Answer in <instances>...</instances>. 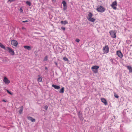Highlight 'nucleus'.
<instances>
[{"label":"nucleus","instance_id":"29","mask_svg":"<svg viewBox=\"0 0 132 132\" xmlns=\"http://www.w3.org/2000/svg\"><path fill=\"white\" fill-rule=\"evenodd\" d=\"M44 109H45L46 110H47L48 108V106L47 105L45 106L44 107Z\"/></svg>","mask_w":132,"mask_h":132},{"label":"nucleus","instance_id":"30","mask_svg":"<svg viewBox=\"0 0 132 132\" xmlns=\"http://www.w3.org/2000/svg\"><path fill=\"white\" fill-rule=\"evenodd\" d=\"M6 90L7 92V93H8L9 94H10L11 95H13L12 93H11L8 90L6 89Z\"/></svg>","mask_w":132,"mask_h":132},{"label":"nucleus","instance_id":"12","mask_svg":"<svg viewBox=\"0 0 132 132\" xmlns=\"http://www.w3.org/2000/svg\"><path fill=\"white\" fill-rule=\"evenodd\" d=\"M27 118L28 119L30 120L32 122H34L35 121V119H34L33 118L31 117H28Z\"/></svg>","mask_w":132,"mask_h":132},{"label":"nucleus","instance_id":"35","mask_svg":"<svg viewBox=\"0 0 132 132\" xmlns=\"http://www.w3.org/2000/svg\"><path fill=\"white\" fill-rule=\"evenodd\" d=\"M22 29H26L25 28H24V27H22Z\"/></svg>","mask_w":132,"mask_h":132},{"label":"nucleus","instance_id":"39","mask_svg":"<svg viewBox=\"0 0 132 132\" xmlns=\"http://www.w3.org/2000/svg\"><path fill=\"white\" fill-rule=\"evenodd\" d=\"M2 44L0 42V46Z\"/></svg>","mask_w":132,"mask_h":132},{"label":"nucleus","instance_id":"15","mask_svg":"<svg viewBox=\"0 0 132 132\" xmlns=\"http://www.w3.org/2000/svg\"><path fill=\"white\" fill-rule=\"evenodd\" d=\"M127 67L129 70V72H132V68L130 66H127Z\"/></svg>","mask_w":132,"mask_h":132},{"label":"nucleus","instance_id":"40","mask_svg":"<svg viewBox=\"0 0 132 132\" xmlns=\"http://www.w3.org/2000/svg\"><path fill=\"white\" fill-rule=\"evenodd\" d=\"M45 69H47V68L46 67H45Z\"/></svg>","mask_w":132,"mask_h":132},{"label":"nucleus","instance_id":"1","mask_svg":"<svg viewBox=\"0 0 132 132\" xmlns=\"http://www.w3.org/2000/svg\"><path fill=\"white\" fill-rule=\"evenodd\" d=\"M99 67L97 65H95L93 66L91 68L93 72L95 73H97L98 72V69Z\"/></svg>","mask_w":132,"mask_h":132},{"label":"nucleus","instance_id":"7","mask_svg":"<svg viewBox=\"0 0 132 132\" xmlns=\"http://www.w3.org/2000/svg\"><path fill=\"white\" fill-rule=\"evenodd\" d=\"M110 33L112 38H115L116 37V32L115 31H110Z\"/></svg>","mask_w":132,"mask_h":132},{"label":"nucleus","instance_id":"42","mask_svg":"<svg viewBox=\"0 0 132 132\" xmlns=\"http://www.w3.org/2000/svg\"><path fill=\"white\" fill-rule=\"evenodd\" d=\"M114 118H115V116H114Z\"/></svg>","mask_w":132,"mask_h":132},{"label":"nucleus","instance_id":"34","mask_svg":"<svg viewBox=\"0 0 132 132\" xmlns=\"http://www.w3.org/2000/svg\"><path fill=\"white\" fill-rule=\"evenodd\" d=\"M28 22V20H26V21H22V22L23 23H25L26 22Z\"/></svg>","mask_w":132,"mask_h":132},{"label":"nucleus","instance_id":"18","mask_svg":"<svg viewBox=\"0 0 132 132\" xmlns=\"http://www.w3.org/2000/svg\"><path fill=\"white\" fill-rule=\"evenodd\" d=\"M23 110V106H21V108H20V110L19 111V113L20 114H21V113H22V112Z\"/></svg>","mask_w":132,"mask_h":132},{"label":"nucleus","instance_id":"10","mask_svg":"<svg viewBox=\"0 0 132 132\" xmlns=\"http://www.w3.org/2000/svg\"><path fill=\"white\" fill-rule=\"evenodd\" d=\"M62 3L63 6V9L64 10H66L67 9V6L65 1H63Z\"/></svg>","mask_w":132,"mask_h":132},{"label":"nucleus","instance_id":"31","mask_svg":"<svg viewBox=\"0 0 132 132\" xmlns=\"http://www.w3.org/2000/svg\"><path fill=\"white\" fill-rule=\"evenodd\" d=\"M19 11L21 13H23V11L22 10V8H20L19 9Z\"/></svg>","mask_w":132,"mask_h":132},{"label":"nucleus","instance_id":"3","mask_svg":"<svg viewBox=\"0 0 132 132\" xmlns=\"http://www.w3.org/2000/svg\"><path fill=\"white\" fill-rule=\"evenodd\" d=\"M96 10L98 12L102 13L104 11L105 9L103 6H100L99 7L97 8Z\"/></svg>","mask_w":132,"mask_h":132},{"label":"nucleus","instance_id":"28","mask_svg":"<svg viewBox=\"0 0 132 132\" xmlns=\"http://www.w3.org/2000/svg\"><path fill=\"white\" fill-rule=\"evenodd\" d=\"M15 0H8L7 1V3H9L10 2V3H11L13 1H15Z\"/></svg>","mask_w":132,"mask_h":132},{"label":"nucleus","instance_id":"16","mask_svg":"<svg viewBox=\"0 0 132 132\" xmlns=\"http://www.w3.org/2000/svg\"><path fill=\"white\" fill-rule=\"evenodd\" d=\"M39 78H38L37 80L38 82H41L42 81V77L40 76V75H38Z\"/></svg>","mask_w":132,"mask_h":132},{"label":"nucleus","instance_id":"41","mask_svg":"<svg viewBox=\"0 0 132 132\" xmlns=\"http://www.w3.org/2000/svg\"><path fill=\"white\" fill-rule=\"evenodd\" d=\"M112 61H113L112 60H111V61H112Z\"/></svg>","mask_w":132,"mask_h":132},{"label":"nucleus","instance_id":"6","mask_svg":"<svg viewBox=\"0 0 132 132\" xmlns=\"http://www.w3.org/2000/svg\"><path fill=\"white\" fill-rule=\"evenodd\" d=\"M8 50L9 51V53L12 55H14L15 54V53L13 50L10 48V47H7Z\"/></svg>","mask_w":132,"mask_h":132},{"label":"nucleus","instance_id":"17","mask_svg":"<svg viewBox=\"0 0 132 132\" xmlns=\"http://www.w3.org/2000/svg\"><path fill=\"white\" fill-rule=\"evenodd\" d=\"M61 23L65 25V24H67L68 23V22L66 20L65 21H61Z\"/></svg>","mask_w":132,"mask_h":132},{"label":"nucleus","instance_id":"4","mask_svg":"<svg viewBox=\"0 0 132 132\" xmlns=\"http://www.w3.org/2000/svg\"><path fill=\"white\" fill-rule=\"evenodd\" d=\"M117 3L116 1L112 3L111 6L114 9L116 10V9L117 8L116 6H117Z\"/></svg>","mask_w":132,"mask_h":132},{"label":"nucleus","instance_id":"5","mask_svg":"<svg viewBox=\"0 0 132 132\" xmlns=\"http://www.w3.org/2000/svg\"><path fill=\"white\" fill-rule=\"evenodd\" d=\"M11 43L12 45L15 47H16L18 44L17 41L14 40H12L11 42Z\"/></svg>","mask_w":132,"mask_h":132},{"label":"nucleus","instance_id":"9","mask_svg":"<svg viewBox=\"0 0 132 132\" xmlns=\"http://www.w3.org/2000/svg\"><path fill=\"white\" fill-rule=\"evenodd\" d=\"M117 54L118 56L120 58H122L123 57V55L120 51H117Z\"/></svg>","mask_w":132,"mask_h":132},{"label":"nucleus","instance_id":"26","mask_svg":"<svg viewBox=\"0 0 132 132\" xmlns=\"http://www.w3.org/2000/svg\"><path fill=\"white\" fill-rule=\"evenodd\" d=\"M0 46L2 48H3L4 49V50H5V47L4 46V45H3L2 44Z\"/></svg>","mask_w":132,"mask_h":132},{"label":"nucleus","instance_id":"13","mask_svg":"<svg viewBox=\"0 0 132 132\" xmlns=\"http://www.w3.org/2000/svg\"><path fill=\"white\" fill-rule=\"evenodd\" d=\"M78 115L79 118L81 119H83L82 114L79 111L78 112Z\"/></svg>","mask_w":132,"mask_h":132},{"label":"nucleus","instance_id":"33","mask_svg":"<svg viewBox=\"0 0 132 132\" xmlns=\"http://www.w3.org/2000/svg\"><path fill=\"white\" fill-rule=\"evenodd\" d=\"M75 41L77 42L78 43V42H79L80 41V40H79V39L77 38V39H76Z\"/></svg>","mask_w":132,"mask_h":132},{"label":"nucleus","instance_id":"36","mask_svg":"<svg viewBox=\"0 0 132 132\" xmlns=\"http://www.w3.org/2000/svg\"><path fill=\"white\" fill-rule=\"evenodd\" d=\"M3 102H6V101H5V100H3Z\"/></svg>","mask_w":132,"mask_h":132},{"label":"nucleus","instance_id":"21","mask_svg":"<svg viewBox=\"0 0 132 132\" xmlns=\"http://www.w3.org/2000/svg\"><path fill=\"white\" fill-rule=\"evenodd\" d=\"M88 20L92 22H94L95 20V19L93 18H90V19H88Z\"/></svg>","mask_w":132,"mask_h":132},{"label":"nucleus","instance_id":"8","mask_svg":"<svg viewBox=\"0 0 132 132\" xmlns=\"http://www.w3.org/2000/svg\"><path fill=\"white\" fill-rule=\"evenodd\" d=\"M3 81L6 84H9L10 82V81L6 77H4Z\"/></svg>","mask_w":132,"mask_h":132},{"label":"nucleus","instance_id":"14","mask_svg":"<svg viewBox=\"0 0 132 132\" xmlns=\"http://www.w3.org/2000/svg\"><path fill=\"white\" fill-rule=\"evenodd\" d=\"M93 16V14L91 13H89L88 15L87 19H90V18H92Z\"/></svg>","mask_w":132,"mask_h":132},{"label":"nucleus","instance_id":"20","mask_svg":"<svg viewBox=\"0 0 132 132\" xmlns=\"http://www.w3.org/2000/svg\"><path fill=\"white\" fill-rule=\"evenodd\" d=\"M64 88L62 87L59 91V92L61 93H64Z\"/></svg>","mask_w":132,"mask_h":132},{"label":"nucleus","instance_id":"22","mask_svg":"<svg viewBox=\"0 0 132 132\" xmlns=\"http://www.w3.org/2000/svg\"><path fill=\"white\" fill-rule=\"evenodd\" d=\"M26 4H27L29 5V6H30L31 5V3L30 2L28 1L26 2Z\"/></svg>","mask_w":132,"mask_h":132},{"label":"nucleus","instance_id":"19","mask_svg":"<svg viewBox=\"0 0 132 132\" xmlns=\"http://www.w3.org/2000/svg\"><path fill=\"white\" fill-rule=\"evenodd\" d=\"M24 48L27 49L29 50H31V47L30 46H24Z\"/></svg>","mask_w":132,"mask_h":132},{"label":"nucleus","instance_id":"27","mask_svg":"<svg viewBox=\"0 0 132 132\" xmlns=\"http://www.w3.org/2000/svg\"><path fill=\"white\" fill-rule=\"evenodd\" d=\"M114 97L117 98H119V96H118L117 94L116 93H114Z\"/></svg>","mask_w":132,"mask_h":132},{"label":"nucleus","instance_id":"23","mask_svg":"<svg viewBox=\"0 0 132 132\" xmlns=\"http://www.w3.org/2000/svg\"><path fill=\"white\" fill-rule=\"evenodd\" d=\"M52 86L54 87L55 89H58V86L55 85L53 84L52 85Z\"/></svg>","mask_w":132,"mask_h":132},{"label":"nucleus","instance_id":"25","mask_svg":"<svg viewBox=\"0 0 132 132\" xmlns=\"http://www.w3.org/2000/svg\"><path fill=\"white\" fill-rule=\"evenodd\" d=\"M63 59L65 61H68L69 60L68 58H67L66 57H64L63 58Z\"/></svg>","mask_w":132,"mask_h":132},{"label":"nucleus","instance_id":"38","mask_svg":"<svg viewBox=\"0 0 132 132\" xmlns=\"http://www.w3.org/2000/svg\"><path fill=\"white\" fill-rule=\"evenodd\" d=\"M55 63L57 65V63L55 62Z\"/></svg>","mask_w":132,"mask_h":132},{"label":"nucleus","instance_id":"24","mask_svg":"<svg viewBox=\"0 0 132 132\" xmlns=\"http://www.w3.org/2000/svg\"><path fill=\"white\" fill-rule=\"evenodd\" d=\"M48 60V56H45L44 59V61H47Z\"/></svg>","mask_w":132,"mask_h":132},{"label":"nucleus","instance_id":"37","mask_svg":"<svg viewBox=\"0 0 132 132\" xmlns=\"http://www.w3.org/2000/svg\"><path fill=\"white\" fill-rule=\"evenodd\" d=\"M58 89H59L60 88V86H58Z\"/></svg>","mask_w":132,"mask_h":132},{"label":"nucleus","instance_id":"11","mask_svg":"<svg viewBox=\"0 0 132 132\" xmlns=\"http://www.w3.org/2000/svg\"><path fill=\"white\" fill-rule=\"evenodd\" d=\"M101 100V101L105 105H106L107 104V102L105 99L103 98H102Z\"/></svg>","mask_w":132,"mask_h":132},{"label":"nucleus","instance_id":"2","mask_svg":"<svg viewBox=\"0 0 132 132\" xmlns=\"http://www.w3.org/2000/svg\"><path fill=\"white\" fill-rule=\"evenodd\" d=\"M103 51L104 52V54H106L108 53L109 51V48L108 46L107 45H106L104 47Z\"/></svg>","mask_w":132,"mask_h":132},{"label":"nucleus","instance_id":"32","mask_svg":"<svg viewBox=\"0 0 132 132\" xmlns=\"http://www.w3.org/2000/svg\"><path fill=\"white\" fill-rule=\"evenodd\" d=\"M61 29L63 30V31H65V27H61Z\"/></svg>","mask_w":132,"mask_h":132}]
</instances>
